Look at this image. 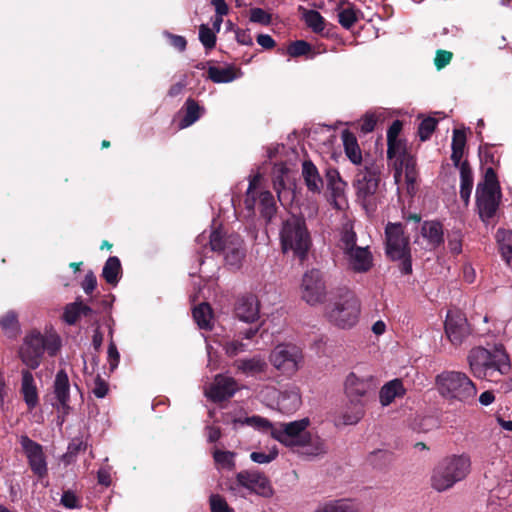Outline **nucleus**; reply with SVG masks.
<instances>
[{"label":"nucleus","instance_id":"09e8293b","mask_svg":"<svg viewBox=\"0 0 512 512\" xmlns=\"http://www.w3.org/2000/svg\"><path fill=\"white\" fill-rule=\"evenodd\" d=\"M310 51H311V45L304 40L294 41L287 48V53L291 57H299L302 55H306Z\"/></svg>","mask_w":512,"mask_h":512},{"label":"nucleus","instance_id":"a18cd8bd","mask_svg":"<svg viewBox=\"0 0 512 512\" xmlns=\"http://www.w3.org/2000/svg\"><path fill=\"white\" fill-rule=\"evenodd\" d=\"M0 325L4 332L10 337L15 336L18 333V320L13 311L7 312L2 318H0Z\"/></svg>","mask_w":512,"mask_h":512},{"label":"nucleus","instance_id":"e2e57ef3","mask_svg":"<svg viewBox=\"0 0 512 512\" xmlns=\"http://www.w3.org/2000/svg\"><path fill=\"white\" fill-rule=\"evenodd\" d=\"M97 286L96 276L92 271H89L82 282V288L86 294H91Z\"/></svg>","mask_w":512,"mask_h":512},{"label":"nucleus","instance_id":"20e7f679","mask_svg":"<svg viewBox=\"0 0 512 512\" xmlns=\"http://www.w3.org/2000/svg\"><path fill=\"white\" fill-rule=\"evenodd\" d=\"M471 460L468 455H451L439 461L431 475V486L438 492L452 488L470 473Z\"/></svg>","mask_w":512,"mask_h":512},{"label":"nucleus","instance_id":"c9c22d12","mask_svg":"<svg viewBox=\"0 0 512 512\" xmlns=\"http://www.w3.org/2000/svg\"><path fill=\"white\" fill-rule=\"evenodd\" d=\"M208 77L214 83H229L235 80L238 75L236 73V69L233 66H211L208 69Z\"/></svg>","mask_w":512,"mask_h":512},{"label":"nucleus","instance_id":"2eb2a0df","mask_svg":"<svg viewBox=\"0 0 512 512\" xmlns=\"http://www.w3.org/2000/svg\"><path fill=\"white\" fill-rule=\"evenodd\" d=\"M277 395L276 407L283 414L295 413L302 404L300 389L294 384L285 386L277 392L274 388H266L261 391V397L264 401H268L270 395Z\"/></svg>","mask_w":512,"mask_h":512},{"label":"nucleus","instance_id":"37998d69","mask_svg":"<svg viewBox=\"0 0 512 512\" xmlns=\"http://www.w3.org/2000/svg\"><path fill=\"white\" fill-rule=\"evenodd\" d=\"M358 20V11L347 6L338 10V21L345 29H350Z\"/></svg>","mask_w":512,"mask_h":512},{"label":"nucleus","instance_id":"f704fd0d","mask_svg":"<svg viewBox=\"0 0 512 512\" xmlns=\"http://www.w3.org/2000/svg\"><path fill=\"white\" fill-rule=\"evenodd\" d=\"M395 178L397 179L402 173L405 174V180L408 184H413L416 180V161L410 155H403V158L396 162Z\"/></svg>","mask_w":512,"mask_h":512},{"label":"nucleus","instance_id":"0eeeda50","mask_svg":"<svg viewBox=\"0 0 512 512\" xmlns=\"http://www.w3.org/2000/svg\"><path fill=\"white\" fill-rule=\"evenodd\" d=\"M380 182L381 167L373 160H364L363 167L355 175L353 186L357 201L367 212L375 210Z\"/></svg>","mask_w":512,"mask_h":512},{"label":"nucleus","instance_id":"9d476101","mask_svg":"<svg viewBox=\"0 0 512 512\" xmlns=\"http://www.w3.org/2000/svg\"><path fill=\"white\" fill-rule=\"evenodd\" d=\"M439 394L449 402H471L477 393L472 380L460 371H443L436 377Z\"/></svg>","mask_w":512,"mask_h":512},{"label":"nucleus","instance_id":"5fc2aeb1","mask_svg":"<svg viewBox=\"0 0 512 512\" xmlns=\"http://www.w3.org/2000/svg\"><path fill=\"white\" fill-rule=\"evenodd\" d=\"M60 502L67 509H79L81 507L79 498L70 490L63 492Z\"/></svg>","mask_w":512,"mask_h":512},{"label":"nucleus","instance_id":"f257e3e1","mask_svg":"<svg viewBox=\"0 0 512 512\" xmlns=\"http://www.w3.org/2000/svg\"><path fill=\"white\" fill-rule=\"evenodd\" d=\"M310 420L303 418L291 422H279L272 432V438L290 448L292 451L313 458L327 452L322 438L308 430Z\"/></svg>","mask_w":512,"mask_h":512},{"label":"nucleus","instance_id":"f03ea898","mask_svg":"<svg viewBox=\"0 0 512 512\" xmlns=\"http://www.w3.org/2000/svg\"><path fill=\"white\" fill-rule=\"evenodd\" d=\"M468 363L475 377L490 382H498L511 369L509 357L502 345L495 346L493 350L473 348L468 354Z\"/></svg>","mask_w":512,"mask_h":512},{"label":"nucleus","instance_id":"b1692460","mask_svg":"<svg viewBox=\"0 0 512 512\" xmlns=\"http://www.w3.org/2000/svg\"><path fill=\"white\" fill-rule=\"evenodd\" d=\"M421 238L425 241L423 244L420 238L415 243L422 244L427 250H433L439 247L444 241L443 227L438 221H425L421 226Z\"/></svg>","mask_w":512,"mask_h":512},{"label":"nucleus","instance_id":"0e129e2a","mask_svg":"<svg viewBox=\"0 0 512 512\" xmlns=\"http://www.w3.org/2000/svg\"><path fill=\"white\" fill-rule=\"evenodd\" d=\"M389 456L390 454L388 453V451L386 450H377V451H374L372 452L370 455H369V462L371 465L375 466V467H378L380 466L381 464L378 463V460L380 461H387L389 459Z\"/></svg>","mask_w":512,"mask_h":512},{"label":"nucleus","instance_id":"6e6d98bb","mask_svg":"<svg viewBox=\"0 0 512 512\" xmlns=\"http://www.w3.org/2000/svg\"><path fill=\"white\" fill-rule=\"evenodd\" d=\"M452 53L446 50H438L434 59L437 69H442L448 65L452 59Z\"/></svg>","mask_w":512,"mask_h":512},{"label":"nucleus","instance_id":"338daca9","mask_svg":"<svg viewBox=\"0 0 512 512\" xmlns=\"http://www.w3.org/2000/svg\"><path fill=\"white\" fill-rule=\"evenodd\" d=\"M236 40L241 45H247L250 46L253 44V39L251 37V34L248 30H236Z\"/></svg>","mask_w":512,"mask_h":512},{"label":"nucleus","instance_id":"de8ad7c7","mask_svg":"<svg viewBox=\"0 0 512 512\" xmlns=\"http://www.w3.org/2000/svg\"><path fill=\"white\" fill-rule=\"evenodd\" d=\"M437 125V120L432 117L425 118L421 121L418 128V135L422 141L430 138Z\"/></svg>","mask_w":512,"mask_h":512},{"label":"nucleus","instance_id":"c85d7f7f","mask_svg":"<svg viewBox=\"0 0 512 512\" xmlns=\"http://www.w3.org/2000/svg\"><path fill=\"white\" fill-rule=\"evenodd\" d=\"M344 151L348 159L355 165L362 163V152L355 135L349 131L342 133Z\"/></svg>","mask_w":512,"mask_h":512},{"label":"nucleus","instance_id":"aec40b11","mask_svg":"<svg viewBox=\"0 0 512 512\" xmlns=\"http://www.w3.org/2000/svg\"><path fill=\"white\" fill-rule=\"evenodd\" d=\"M470 327L466 316L460 311H449L445 321V334L454 345H461L470 335Z\"/></svg>","mask_w":512,"mask_h":512},{"label":"nucleus","instance_id":"4be33fe9","mask_svg":"<svg viewBox=\"0 0 512 512\" xmlns=\"http://www.w3.org/2000/svg\"><path fill=\"white\" fill-rule=\"evenodd\" d=\"M259 301L255 295H245L239 298L235 314L238 320L245 324H253L259 319Z\"/></svg>","mask_w":512,"mask_h":512},{"label":"nucleus","instance_id":"ea45409f","mask_svg":"<svg viewBox=\"0 0 512 512\" xmlns=\"http://www.w3.org/2000/svg\"><path fill=\"white\" fill-rule=\"evenodd\" d=\"M288 167L284 163H276L273 167V185L278 193V198L281 201V189L285 188V182L288 175Z\"/></svg>","mask_w":512,"mask_h":512},{"label":"nucleus","instance_id":"1a4fd4ad","mask_svg":"<svg viewBox=\"0 0 512 512\" xmlns=\"http://www.w3.org/2000/svg\"><path fill=\"white\" fill-rule=\"evenodd\" d=\"M475 198L480 219L489 223L496 215L502 198L500 183L492 167L485 169L483 179L477 184Z\"/></svg>","mask_w":512,"mask_h":512},{"label":"nucleus","instance_id":"a19ab883","mask_svg":"<svg viewBox=\"0 0 512 512\" xmlns=\"http://www.w3.org/2000/svg\"><path fill=\"white\" fill-rule=\"evenodd\" d=\"M236 454L231 451H224L219 449L213 450V459L216 465L223 469H233L235 466Z\"/></svg>","mask_w":512,"mask_h":512},{"label":"nucleus","instance_id":"6e6552de","mask_svg":"<svg viewBox=\"0 0 512 512\" xmlns=\"http://www.w3.org/2000/svg\"><path fill=\"white\" fill-rule=\"evenodd\" d=\"M279 237L284 253L291 251L300 260L306 258L312 241L303 218L292 215L283 220Z\"/></svg>","mask_w":512,"mask_h":512},{"label":"nucleus","instance_id":"8fccbe9b","mask_svg":"<svg viewBox=\"0 0 512 512\" xmlns=\"http://www.w3.org/2000/svg\"><path fill=\"white\" fill-rule=\"evenodd\" d=\"M277 456L278 449L273 447L268 452H252L250 454V459L258 464H267L275 460Z\"/></svg>","mask_w":512,"mask_h":512},{"label":"nucleus","instance_id":"f3484780","mask_svg":"<svg viewBox=\"0 0 512 512\" xmlns=\"http://www.w3.org/2000/svg\"><path fill=\"white\" fill-rule=\"evenodd\" d=\"M232 490L245 489L263 497L273 494L272 487L267 477L257 471H241L237 474Z\"/></svg>","mask_w":512,"mask_h":512},{"label":"nucleus","instance_id":"423d86ee","mask_svg":"<svg viewBox=\"0 0 512 512\" xmlns=\"http://www.w3.org/2000/svg\"><path fill=\"white\" fill-rule=\"evenodd\" d=\"M60 347L61 339L56 333L46 332L41 334L38 331H32L25 337L19 350V357L28 368L36 369L40 366L45 351L50 356H54Z\"/></svg>","mask_w":512,"mask_h":512},{"label":"nucleus","instance_id":"774afa93","mask_svg":"<svg viewBox=\"0 0 512 512\" xmlns=\"http://www.w3.org/2000/svg\"><path fill=\"white\" fill-rule=\"evenodd\" d=\"M108 358H109V363H110L111 369H114L115 367H117V365L119 363L120 356H119L117 347L113 343H110V345L108 347Z\"/></svg>","mask_w":512,"mask_h":512},{"label":"nucleus","instance_id":"473e14b6","mask_svg":"<svg viewBox=\"0 0 512 512\" xmlns=\"http://www.w3.org/2000/svg\"><path fill=\"white\" fill-rule=\"evenodd\" d=\"M185 116L179 122V128L184 129L194 124L203 114L204 109L198 103L188 98L185 102Z\"/></svg>","mask_w":512,"mask_h":512},{"label":"nucleus","instance_id":"f8f14e48","mask_svg":"<svg viewBox=\"0 0 512 512\" xmlns=\"http://www.w3.org/2000/svg\"><path fill=\"white\" fill-rule=\"evenodd\" d=\"M386 254L393 261H400L402 274L412 272L409 237L400 223H388L385 228Z\"/></svg>","mask_w":512,"mask_h":512},{"label":"nucleus","instance_id":"9b49d317","mask_svg":"<svg viewBox=\"0 0 512 512\" xmlns=\"http://www.w3.org/2000/svg\"><path fill=\"white\" fill-rule=\"evenodd\" d=\"M260 180L259 173L249 176V185L244 199L246 217L253 218L258 205L261 216L269 224L277 211L276 202L270 191L260 189Z\"/></svg>","mask_w":512,"mask_h":512},{"label":"nucleus","instance_id":"864d4df0","mask_svg":"<svg viewBox=\"0 0 512 512\" xmlns=\"http://www.w3.org/2000/svg\"><path fill=\"white\" fill-rule=\"evenodd\" d=\"M387 155L390 159L395 158L397 162L407 154L403 143L399 139H395V141L388 142Z\"/></svg>","mask_w":512,"mask_h":512},{"label":"nucleus","instance_id":"58836bf2","mask_svg":"<svg viewBox=\"0 0 512 512\" xmlns=\"http://www.w3.org/2000/svg\"><path fill=\"white\" fill-rule=\"evenodd\" d=\"M193 318L201 329L211 327L212 311L207 303H201L193 309Z\"/></svg>","mask_w":512,"mask_h":512},{"label":"nucleus","instance_id":"4c0bfd02","mask_svg":"<svg viewBox=\"0 0 512 512\" xmlns=\"http://www.w3.org/2000/svg\"><path fill=\"white\" fill-rule=\"evenodd\" d=\"M303 20L306 25L317 34H322L325 30L326 22L322 15L316 10L303 11Z\"/></svg>","mask_w":512,"mask_h":512},{"label":"nucleus","instance_id":"69168bd1","mask_svg":"<svg viewBox=\"0 0 512 512\" xmlns=\"http://www.w3.org/2000/svg\"><path fill=\"white\" fill-rule=\"evenodd\" d=\"M402 130V123L399 120H395L387 131V142L395 141Z\"/></svg>","mask_w":512,"mask_h":512},{"label":"nucleus","instance_id":"4468645a","mask_svg":"<svg viewBox=\"0 0 512 512\" xmlns=\"http://www.w3.org/2000/svg\"><path fill=\"white\" fill-rule=\"evenodd\" d=\"M271 365L282 375L293 377L303 364V354L293 344H279L269 355Z\"/></svg>","mask_w":512,"mask_h":512},{"label":"nucleus","instance_id":"2f4dec72","mask_svg":"<svg viewBox=\"0 0 512 512\" xmlns=\"http://www.w3.org/2000/svg\"><path fill=\"white\" fill-rule=\"evenodd\" d=\"M302 175L310 191L320 192L323 186V182L316 166L311 161H305L303 163Z\"/></svg>","mask_w":512,"mask_h":512},{"label":"nucleus","instance_id":"7c9ffc66","mask_svg":"<svg viewBox=\"0 0 512 512\" xmlns=\"http://www.w3.org/2000/svg\"><path fill=\"white\" fill-rule=\"evenodd\" d=\"M70 384L67 373L59 370L55 376L54 393L59 403L65 407L70 398Z\"/></svg>","mask_w":512,"mask_h":512},{"label":"nucleus","instance_id":"bf43d9fd","mask_svg":"<svg viewBox=\"0 0 512 512\" xmlns=\"http://www.w3.org/2000/svg\"><path fill=\"white\" fill-rule=\"evenodd\" d=\"M92 392L97 398H104L108 393V384L98 376L94 381Z\"/></svg>","mask_w":512,"mask_h":512},{"label":"nucleus","instance_id":"e433bc0d","mask_svg":"<svg viewBox=\"0 0 512 512\" xmlns=\"http://www.w3.org/2000/svg\"><path fill=\"white\" fill-rule=\"evenodd\" d=\"M315 512H359L355 504L347 499L329 501L320 506Z\"/></svg>","mask_w":512,"mask_h":512},{"label":"nucleus","instance_id":"4d7b16f0","mask_svg":"<svg viewBox=\"0 0 512 512\" xmlns=\"http://www.w3.org/2000/svg\"><path fill=\"white\" fill-rule=\"evenodd\" d=\"M379 116L380 115H376L375 113H367L362 120L361 130L364 133L372 132L375 128Z\"/></svg>","mask_w":512,"mask_h":512},{"label":"nucleus","instance_id":"603ef678","mask_svg":"<svg viewBox=\"0 0 512 512\" xmlns=\"http://www.w3.org/2000/svg\"><path fill=\"white\" fill-rule=\"evenodd\" d=\"M249 19L253 23H258L261 25H269L271 23L272 17L269 13H267L262 8H252L250 9Z\"/></svg>","mask_w":512,"mask_h":512},{"label":"nucleus","instance_id":"c03bdc74","mask_svg":"<svg viewBox=\"0 0 512 512\" xmlns=\"http://www.w3.org/2000/svg\"><path fill=\"white\" fill-rule=\"evenodd\" d=\"M245 423L249 426L258 429L261 432L268 433L271 436L272 432H274V429L277 427V423H272L269 420L260 416L247 417L245 419Z\"/></svg>","mask_w":512,"mask_h":512},{"label":"nucleus","instance_id":"79ce46f5","mask_svg":"<svg viewBox=\"0 0 512 512\" xmlns=\"http://www.w3.org/2000/svg\"><path fill=\"white\" fill-rule=\"evenodd\" d=\"M356 241H357L356 233L353 231L351 225H349V224L344 225L341 230L340 243H339V247L343 251V253L349 251L350 249L357 247Z\"/></svg>","mask_w":512,"mask_h":512},{"label":"nucleus","instance_id":"dca6fc26","mask_svg":"<svg viewBox=\"0 0 512 512\" xmlns=\"http://www.w3.org/2000/svg\"><path fill=\"white\" fill-rule=\"evenodd\" d=\"M327 291L322 273L317 269L307 271L302 278L301 296L309 305L323 303L326 299Z\"/></svg>","mask_w":512,"mask_h":512},{"label":"nucleus","instance_id":"cd10ccee","mask_svg":"<svg viewBox=\"0 0 512 512\" xmlns=\"http://www.w3.org/2000/svg\"><path fill=\"white\" fill-rule=\"evenodd\" d=\"M234 365L238 371L247 376L262 373L267 367L265 360L259 355L237 360Z\"/></svg>","mask_w":512,"mask_h":512},{"label":"nucleus","instance_id":"c756f323","mask_svg":"<svg viewBox=\"0 0 512 512\" xmlns=\"http://www.w3.org/2000/svg\"><path fill=\"white\" fill-rule=\"evenodd\" d=\"M496 240L502 259L512 269V232L506 229H498Z\"/></svg>","mask_w":512,"mask_h":512},{"label":"nucleus","instance_id":"6ab92c4d","mask_svg":"<svg viewBox=\"0 0 512 512\" xmlns=\"http://www.w3.org/2000/svg\"><path fill=\"white\" fill-rule=\"evenodd\" d=\"M19 442L33 473L39 478L46 476L48 469L43 447L26 435H22Z\"/></svg>","mask_w":512,"mask_h":512},{"label":"nucleus","instance_id":"5701e85b","mask_svg":"<svg viewBox=\"0 0 512 512\" xmlns=\"http://www.w3.org/2000/svg\"><path fill=\"white\" fill-rule=\"evenodd\" d=\"M348 267L356 273H365L373 265V257L368 247H355L344 253Z\"/></svg>","mask_w":512,"mask_h":512},{"label":"nucleus","instance_id":"bb28decb","mask_svg":"<svg viewBox=\"0 0 512 512\" xmlns=\"http://www.w3.org/2000/svg\"><path fill=\"white\" fill-rule=\"evenodd\" d=\"M459 171L460 197L463 200L464 205L468 206L474 184L473 172L467 161H463V163L460 165Z\"/></svg>","mask_w":512,"mask_h":512},{"label":"nucleus","instance_id":"3c124183","mask_svg":"<svg viewBox=\"0 0 512 512\" xmlns=\"http://www.w3.org/2000/svg\"><path fill=\"white\" fill-rule=\"evenodd\" d=\"M81 315V307L79 306L78 301L74 303H70L65 307L63 319L69 324L73 325L77 322L78 318Z\"/></svg>","mask_w":512,"mask_h":512},{"label":"nucleus","instance_id":"13d9d810","mask_svg":"<svg viewBox=\"0 0 512 512\" xmlns=\"http://www.w3.org/2000/svg\"><path fill=\"white\" fill-rule=\"evenodd\" d=\"M211 512H228V505L219 495L210 496Z\"/></svg>","mask_w":512,"mask_h":512},{"label":"nucleus","instance_id":"49530a36","mask_svg":"<svg viewBox=\"0 0 512 512\" xmlns=\"http://www.w3.org/2000/svg\"><path fill=\"white\" fill-rule=\"evenodd\" d=\"M199 40L206 49H212L216 44V34L207 25L202 24L199 27Z\"/></svg>","mask_w":512,"mask_h":512},{"label":"nucleus","instance_id":"ddd939ff","mask_svg":"<svg viewBox=\"0 0 512 512\" xmlns=\"http://www.w3.org/2000/svg\"><path fill=\"white\" fill-rule=\"evenodd\" d=\"M210 250L223 254L225 262L232 269H239L245 257L244 242L237 234H224L214 230L209 236Z\"/></svg>","mask_w":512,"mask_h":512},{"label":"nucleus","instance_id":"680f3d73","mask_svg":"<svg viewBox=\"0 0 512 512\" xmlns=\"http://www.w3.org/2000/svg\"><path fill=\"white\" fill-rule=\"evenodd\" d=\"M466 145V135L463 131L455 129L452 137V149L464 150Z\"/></svg>","mask_w":512,"mask_h":512},{"label":"nucleus","instance_id":"052dcab7","mask_svg":"<svg viewBox=\"0 0 512 512\" xmlns=\"http://www.w3.org/2000/svg\"><path fill=\"white\" fill-rule=\"evenodd\" d=\"M164 35L169 39L170 44L179 51H184L186 49L187 41L183 36L174 35L169 32H164Z\"/></svg>","mask_w":512,"mask_h":512},{"label":"nucleus","instance_id":"a878e982","mask_svg":"<svg viewBox=\"0 0 512 512\" xmlns=\"http://www.w3.org/2000/svg\"><path fill=\"white\" fill-rule=\"evenodd\" d=\"M406 393L403 382L393 379L387 382L379 392V400L382 406L390 405L396 398H402Z\"/></svg>","mask_w":512,"mask_h":512},{"label":"nucleus","instance_id":"393cba45","mask_svg":"<svg viewBox=\"0 0 512 512\" xmlns=\"http://www.w3.org/2000/svg\"><path fill=\"white\" fill-rule=\"evenodd\" d=\"M20 391L28 409L33 410L39 403V397L33 374L28 369L21 371Z\"/></svg>","mask_w":512,"mask_h":512},{"label":"nucleus","instance_id":"412c9836","mask_svg":"<svg viewBox=\"0 0 512 512\" xmlns=\"http://www.w3.org/2000/svg\"><path fill=\"white\" fill-rule=\"evenodd\" d=\"M237 389V382L234 378L219 374L215 376L213 383L204 389V394L210 400L220 402L231 398Z\"/></svg>","mask_w":512,"mask_h":512},{"label":"nucleus","instance_id":"39448f33","mask_svg":"<svg viewBox=\"0 0 512 512\" xmlns=\"http://www.w3.org/2000/svg\"><path fill=\"white\" fill-rule=\"evenodd\" d=\"M376 384L372 376L359 377L350 373L344 383V391L349 402L354 406V411L343 414V423L353 425L359 422L364 414V406L374 395Z\"/></svg>","mask_w":512,"mask_h":512},{"label":"nucleus","instance_id":"72a5a7b5","mask_svg":"<svg viewBox=\"0 0 512 512\" xmlns=\"http://www.w3.org/2000/svg\"><path fill=\"white\" fill-rule=\"evenodd\" d=\"M121 263L118 257L111 256L107 259L102 270V276L108 284L116 285L121 275Z\"/></svg>","mask_w":512,"mask_h":512},{"label":"nucleus","instance_id":"7ed1b4c3","mask_svg":"<svg viewBox=\"0 0 512 512\" xmlns=\"http://www.w3.org/2000/svg\"><path fill=\"white\" fill-rule=\"evenodd\" d=\"M360 315V299L350 290L338 294L325 309L327 321L334 327L342 330H349L355 327L359 322Z\"/></svg>","mask_w":512,"mask_h":512},{"label":"nucleus","instance_id":"a211bd4d","mask_svg":"<svg viewBox=\"0 0 512 512\" xmlns=\"http://www.w3.org/2000/svg\"><path fill=\"white\" fill-rule=\"evenodd\" d=\"M262 324L253 323L248 327L243 325L238 326L235 332V338L225 342L223 349L225 353L230 356H236L239 353L248 351L250 344L254 341V338L258 335Z\"/></svg>","mask_w":512,"mask_h":512}]
</instances>
